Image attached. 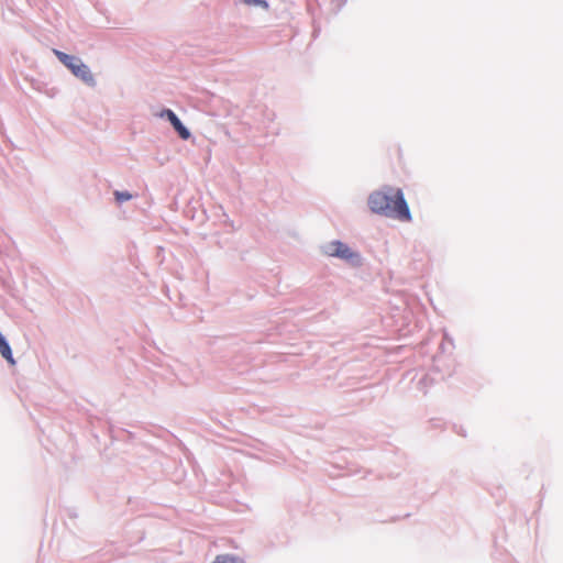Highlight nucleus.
<instances>
[{"mask_svg":"<svg viewBox=\"0 0 563 563\" xmlns=\"http://www.w3.org/2000/svg\"><path fill=\"white\" fill-rule=\"evenodd\" d=\"M368 207L374 213L393 217L400 221H410L411 214L401 189L388 187L373 192L368 197Z\"/></svg>","mask_w":563,"mask_h":563,"instance_id":"obj_1","label":"nucleus"},{"mask_svg":"<svg viewBox=\"0 0 563 563\" xmlns=\"http://www.w3.org/2000/svg\"><path fill=\"white\" fill-rule=\"evenodd\" d=\"M54 53L59 62L65 65L74 76L82 80L88 86L93 87L96 85L91 70L80 58L57 49H55Z\"/></svg>","mask_w":563,"mask_h":563,"instance_id":"obj_2","label":"nucleus"},{"mask_svg":"<svg viewBox=\"0 0 563 563\" xmlns=\"http://www.w3.org/2000/svg\"><path fill=\"white\" fill-rule=\"evenodd\" d=\"M325 253L329 256L340 257L345 261H353L358 258V255L356 253L352 252L346 244L340 241L330 242L325 246Z\"/></svg>","mask_w":563,"mask_h":563,"instance_id":"obj_3","label":"nucleus"},{"mask_svg":"<svg viewBox=\"0 0 563 563\" xmlns=\"http://www.w3.org/2000/svg\"><path fill=\"white\" fill-rule=\"evenodd\" d=\"M162 118H167L173 128L178 132L179 136L183 140H188L190 137V132L187 128L184 126L178 117L169 109H165L159 114Z\"/></svg>","mask_w":563,"mask_h":563,"instance_id":"obj_4","label":"nucleus"},{"mask_svg":"<svg viewBox=\"0 0 563 563\" xmlns=\"http://www.w3.org/2000/svg\"><path fill=\"white\" fill-rule=\"evenodd\" d=\"M213 563H243V562L238 556L224 554V555H218L214 559Z\"/></svg>","mask_w":563,"mask_h":563,"instance_id":"obj_5","label":"nucleus"},{"mask_svg":"<svg viewBox=\"0 0 563 563\" xmlns=\"http://www.w3.org/2000/svg\"><path fill=\"white\" fill-rule=\"evenodd\" d=\"M114 197L118 202H123L132 199V195L128 191H114Z\"/></svg>","mask_w":563,"mask_h":563,"instance_id":"obj_6","label":"nucleus"},{"mask_svg":"<svg viewBox=\"0 0 563 563\" xmlns=\"http://www.w3.org/2000/svg\"><path fill=\"white\" fill-rule=\"evenodd\" d=\"M243 2L249 5H261L264 9L267 8V3L265 0H243Z\"/></svg>","mask_w":563,"mask_h":563,"instance_id":"obj_7","label":"nucleus"}]
</instances>
